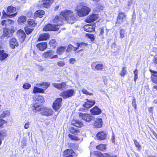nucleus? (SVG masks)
<instances>
[{
	"label": "nucleus",
	"mask_w": 157,
	"mask_h": 157,
	"mask_svg": "<svg viewBox=\"0 0 157 157\" xmlns=\"http://www.w3.org/2000/svg\"><path fill=\"white\" fill-rule=\"evenodd\" d=\"M60 17L63 19V22L64 19L70 24L74 23L76 20V16L74 12L71 10H65L62 11L60 13Z\"/></svg>",
	"instance_id": "1"
},
{
	"label": "nucleus",
	"mask_w": 157,
	"mask_h": 157,
	"mask_svg": "<svg viewBox=\"0 0 157 157\" xmlns=\"http://www.w3.org/2000/svg\"><path fill=\"white\" fill-rule=\"evenodd\" d=\"M63 18L60 17L56 16L53 21V23L55 24L52 25L49 24L46 25L43 29V30L45 31H57L59 28L58 26L63 24Z\"/></svg>",
	"instance_id": "2"
},
{
	"label": "nucleus",
	"mask_w": 157,
	"mask_h": 157,
	"mask_svg": "<svg viewBox=\"0 0 157 157\" xmlns=\"http://www.w3.org/2000/svg\"><path fill=\"white\" fill-rule=\"evenodd\" d=\"M75 10L79 17H83L87 15L91 10L90 9L86 6L85 3L81 2L78 3Z\"/></svg>",
	"instance_id": "3"
},
{
	"label": "nucleus",
	"mask_w": 157,
	"mask_h": 157,
	"mask_svg": "<svg viewBox=\"0 0 157 157\" xmlns=\"http://www.w3.org/2000/svg\"><path fill=\"white\" fill-rule=\"evenodd\" d=\"M75 93V91L73 89H70L61 92L60 96L63 98L66 99L73 96Z\"/></svg>",
	"instance_id": "4"
},
{
	"label": "nucleus",
	"mask_w": 157,
	"mask_h": 157,
	"mask_svg": "<svg viewBox=\"0 0 157 157\" xmlns=\"http://www.w3.org/2000/svg\"><path fill=\"white\" fill-rule=\"evenodd\" d=\"M54 52L52 50H50L43 53V56L46 58L56 59L57 58L58 56L55 55Z\"/></svg>",
	"instance_id": "5"
},
{
	"label": "nucleus",
	"mask_w": 157,
	"mask_h": 157,
	"mask_svg": "<svg viewBox=\"0 0 157 157\" xmlns=\"http://www.w3.org/2000/svg\"><path fill=\"white\" fill-rule=\"evenodd\" d=\"M62 98H57L53 105V108L56 111L59 109L61 106Z\"/></svg>",
	"instance_id": "6"
},
{
	"label": "nucleus",
	"mask_w": 157,
	"mask_h": 157,
	"mask_svg": "<svg viewBox=\"0 0 157 157\" xmlns=\"http://www.w3.org/2000/svg\"><path fill=\"white\" fill-rule=\"evenodd\" d=\"M51 0H42L39 1V5L41 8H48L52 3Z\"/></svg>",
	"instance_id": "7"
},
{
	"label": "nucleus",
	"mask_w": 157,
	"mask_h": 157,
	"mask_svg": "<svg viewBox=\"0 0 157 157\" xmlns=\"http://www.w3.org/2000/svg\"><path fill=\"white\" fill-rule=\"evenodd\" d=\"M126 15L124 13L120 12L119 13L116 24H122L126 20Z\"/></svg>",
	"instance_id": "8"
},
{
	"label": "nucleus",
	"mask_w": 157,
	"mask_h": 157,
	"mask_svg": "<svg viewBox=\"0 0 157 157\" xmlns=\"http://www.w3.org/2000/svg\"><path fill=\"white\" fill-rule=\"evenodd\" d=\"M33 99L36 104L44 103V100L43 97L40 95H35L33 97Z\"/></svg>",
	"instance_id": "9"
},
{
	"label": "nucleus",
	"mask_w": 157,
	"mask_h": 157,
	"mask_svg": "<svg viewBox=\"0 0 157 157\" xmlns=\"http://www.w3.org/2000/svg\"><path fill=\"white\" fill-rule=\"evenodd\" d=\"M53 111L51 109L47 108L44 107L42 110L41 114L46 116H50L53 114Z\"/></svg>",
	"instance_id": "10"
},
{
	"label": "nucleus",
	"mask_w": 157,
	"mask_h": 157,
	"mask_svg": "<svg viewBox=\"0 0 157 157\" xmlns=\"http://www.w3.org/2000/svg\"><path fill=\"white\" fill-rule=\"evenodd\" d=\"M52 85L55 87L60 90H63L66 86V83L64 82L60 83H53Z\"/></svg>",
	"instance_id": "11"
},
{
	"label": "nucleus",
	"mask_w": 157,
	"mask_h": 157,
	"mask_svg": "<svg viewBox=\"0 0 157 157\" xmlns=\"http://www.w3.org/2000/svg\"><path fill=\"white\" fill-rule=\"evenodd\" d=\"M95 25L94 24H87L85 25L83 27L84 30L87 32H91L94 30Z\"/></svg>",
	"instance_id": "12"
},
{
	"label": "nucleus",
	"mask_w": 157,
	"mask_h": 157,
	"mask_svg": "<svg viewBox=\"0 0 157 157\" xmlns=\"http://www.w3.org/2000/svg\"><path fill=\"white\" fill-rule=\"evenodd\" d=\"M17 34L20 41L21 42L23 41L26 36V35L24 31L21 29L18 30L17 32Z\"/></svg>",
	"instance_id": "13"
},
{
	"label": "nucleus",
	"mask_w": 157,
	"mask_h": 157,
	"mask_svg": "<svg viewBox=\"0 0 157 157\" xmlns=\"http://www.w3.org/2000/svg\"><path fill=\"white\" fill-rule=\"evenodd\" d=\"M14 30L12 29L10 30V29H8L5 28L3 30V36L4 37L8 38L12 36V33H14Z\"/></svg>",
	"instance_id": "14"
},
{
	"label": "nucleus",
	"mask_w": 157,
	"mask_h": 157,
	"mask_svg": "<svg viewBox=\"0 0 157 157\" xmlns=\"http://www.w3.org/2000/svg\"><path fill=\"white\" fill-rule=\"evenodd\" d=\"M107 134L104 131L98 132L97 134L96 137L98 140H105L107 136Z\"/></svg>",
	"instance_id": "15"
},
{
	"label": "nucleus",
	"mask_w": 157,
	"mask_h": 157,
	"mask_svg": "<svg viewBox=\"0 0 157 157\" xmlns=\"http://www.w3.org/2000/svg\"><path fill=\"white\" fill-rule=\"evenodd\" d=\"M91 67L93 69L95 68V70L98 71L101 70L104 67L102 64L97 63L96 62L93 63L91 65Z\"/></svg>",
	"instance_id": "16"
},
{
	"label": "nucleus",
	"mask_w": 157,
	"mask_h": 157,
	"mask_svg": "<svg viewBox=\"0 0 157 157\" xmlns=\"http://www.w3.org/2000/svg\"><path fill=\"white\" fill-rule=\"evenodd\" d=\"M79 116L84 121L87 122H89L91 121V118L90 116L88 114L82 113H79Z\"/></svg>",
	"instance_id": "17"
},
{
	"label": "nucleus",
	"mask_w": 157,
	"mask_h": 157,
	"mask_svg": "<svg viewBox=\"0 0 157 157\" xmlns=\"http://www.w3.org/2000/svg\"><path fill=\"white\" fill-rule=\"evenodd\" d=\"M10 47L12 48H14L15 47L18 45V43L16 39L14 37L11 38L9 41Z\"/></svg>",
	"instance_id": "18"
},
{
	"label": "nucleus",
	"mask_w": 157,
	"mask_h": 157,
	"mask_svg": "<svg viewBox=\"0 0 157 157\" xmlns=\"http://www.w3.org/2000/svg\"><path fill=\"white\" fill-rule=\"evenodd\" d=\"M86 101L83 104V106L86 108H90L95 104V101H90L87 99L86 100Z\"/></svg>",
	"instance_id": "19"
},
{
	"label": "nucleus",
	"mask_w": 157,
	"mask_h": 157,
	"mask_svg": "<svg viewBox=\"0 0 157 157\" xmlns=\"http://www.w3.org/2000/svg\"><path fill=\"white\" fill-rule=\"evenodd\" d=\"M98 17V15L93 14L88 16L85 20L88 22H91L96 20Z\"/></svg>",
	"instance_id": "20"
},
{
	"label": "nucleus",
	"mask_w": 157,
	"mask_h": 157,
	"mask_svg": "<svg viewBox=\"0 0 157 157\" xmlns=\"http://www.w3.org/2000/svg\"><path fill=\"white\" fill-rule=\"evenodd\" d=\"M102 125V119L98 118L96 119L94 124V127L95 128H101Z\"/></svg>",
	"instance_id": "21"
},
{
	"label": "nucleus",
	"mask_w": 157,
	"mask_h": 157,
	"mask_svg": "<svg viewBox=\"0 0 157 157\" xmlns=\"http://www.w3.org/2000/svg\"><path fill=\"white\" fill-rule=\"evenodd\" d=\"M74 154L73 150L67 149L63 152V157H72Z\"/></svg>",
	"instance_id": "22"
},
{
	"label": "nucleus",
	"mask_w": 157,
	"mask_h": 157,
	"mask_svg": "<svg viewBox=\"0 0 157 157\" xmlns=\"http://www.w3.org/2000/svg\"><path fill=\"white\" fill-rule=\"evenodd\" d=\"M91 114L93 115H98L101 113V110L98 107L95 106L90 110Z\"/></svg>",
	"instance_id": "23"
},
{
	"label": "nucleus",
	"mask_w": 157,
	"mask_h": 157,
	"mask_svg": "<svg viewBox=\"0 0 157 157\" xmlns=\"http://www.w3.org/2000/svg\"><path fill=\"white\" fill-rule=\"evenodd\" d=\"M36 47L40 50L43 51L47 47V44L46 42H43L37 44Z\"/></svg>",
	"instance_id": "24"
},
{
	"label": "nucleus",
	"mask_w": 157,
	"mask_h": 157,
	"mask_svg": "<svg viewBox=\"0 0 157 157\" xmlns=\"http://www.w3.org/2000/svg\"><path fill=\"white\" fill-rule=\"evenodd\" d=\"M71 123V124L78 127H81L83 126L82 123L78 120H73Z\"/></svg>",
	"instance_id": "25"
},
{
	"label": "nucleus",
	"mask_w": 157,
	"mask_h": 157,
	"mask_svg": "<svg viewBox=\"0 0 157 157\" xmlns=\"http://www.w3.org/2000/svg\"><path fill=\"white\" fill-rule=\"evenodd\" d=\"M98 156L100 157H117L116 155H113L112 154L108 153H104L102 154L100 152H98Z\"/></svg>",
	"instance_id": "26"
},
{
	"label": "nucleus",
	"mask_w": 157,
	"mask_h": 157,
	"mask_svg": "<svg viewBox=\"0 0 157 157\" xmlns=\"http://www.w3.org/2000/svg\"><path fill=\"white\" fill-rule=\"evenodd\" d=\"M66 47L65 46H60L57 48L56 53L59 55L62 54L66 51Z\"/></svg>",
	"instance_id": "27"
},
{
	"label": "nucleus",
	"mask_w": 157,
	"mask_h": 157,
	"mask_svg": "<svg viewBox=\"0 0 157 157\" xmlns=\"http://www.w3.org/2000/svg\"><path fill=\"white\" fill-rule=\"evenodd\" d=\"M49 37V35L47 33H43L40 35L38 40L39 41H43L47 40Z\"/></svg>",
	"instance_id": "28"
},
{
	"label": "nucleus",
	"mask_w": 157,
	"mask_h": 157,
	"mask_svg": "<svg viewBox=\"0 0 157 157\" xmlns=\"http://www.w3.org/2000/svg\"><path fill=\"white\" fill-rule=\"evenodd\" d=\"M14 21L10 19H7L3 20L2 21L1 24L2 25H5L7 26L13 24Z\"/></svg>",
	"instance_id": "29"
},
{
	"label": "nucleus",
	"mask_w": 157,
	"mask_h": 157,
	"mask_svg": "<svg viewBox=\"0 0 157 157\" xmlns=\"http://www.w3.org/2000/svg\"><path fill=\"white\" fill-rule=\"evenodd\" d=\"M36 85L43 88L44 90H45L49 86L50 83L48 82H44L36 84Z\"/></svg>",
	"instance_id": "30"
},
{
	"label": "nucleus",
	"mask_w": 157,
	"mask_h": 157,
	"mask_svg": "<svg viewBox=\"0 0 157 157\" xmlns=\"http://www.w3.org/2000/svg\"><path fill=\"white\" fill-rule=\"evenodd\" d=\"M10 111L8 110H6L3 111L0 114V117L1 118H4L10 115Z\"/></svg>",
	"instance_id": "31"
},
{
	"label": "nucleus",
	"mask_w": 157,
	"mask_h": 157,
	"mask_svg": "<svg viewBox=\"0 0 157 157\" xmlns=\"http://www.w3.org/2000/svg\"><path fill=\"white\" fill-rule=\"evenodd\" d=\"M8 56V54L5 52L3 50H0V60H3L5 59Z\"/></svg>",
	"instance_id": "32"
},
{
	"label": "nucleus",
	"mask_w": 157,
	"mask_h": 157,
	"mask_svg": "<svg viewBox=\"0 0 157 157\" xmlns=\"http://www.w3.org/2000/svg\"><path fill=\"white\" fill-rule=\"evenodd\" d=\"M44 12L42 10H39L36 11L35 13L34 17H41L44 14Z\"/></svg>",
	"instance_id": "33"
},
{
	"label": "nucleus",
	"mask_w": 157,
	"mask_h": 157,
	"mask_svg": "<svg viewBox=\"0 0 157 157\" xmlns=\"http://www.w3.org/2000/svg\"><path fill=\"white\" fill-rule=\"evenodd\" d=\"M26 21V17L24 16H21L18 19V23L21 25L25 24Z\"/></svg>",
	"instance_id": "34"
},
{
	"label": "nucleus",
	"mask_w": 157,
	"mask_h": 157,
	"mask_svg": "<svg viewBox=\"0 0 157 157\" xmlns=\"http://www.w3.org/2000/svg\"><path fill=\"white\" fill-rule=\"evenodd\" d=\"M34 109H35L34 110H35V112H40V113L41 114V112L42 111V110L43 109V108H44V107H42L41 106H40V105H37V104H35L34 105Z\"/></svg>",
	"instance_id": "35"
},
{
	"label": "nucleus",
	"mask_w": 157,
	"mask_h": 157,
	"mask_svg": "<svg viewBox=\"0 0 157 157\" xmlns=\"http://www.w3.org/2000/svg\"><path fill=\"white\" fill-rule=\"evenodd\" d=\"M44 89H43L40 88L36 86H35L33 90L34 93H44Z\"/></svg>",
	"instance_id": "36"
},
{
	"label": "nucleus",
	"mask_w": 157,
	"mask_h": 157,
	"mask_svg": "<svg viewBox=\"0 0 157 157\" xmlns=\"http://www.w3.org/2000/svg\"><path fill=\"white\" fill-rule=\"evenodd\" d=\"M69 131L71 133L75 135L77 134L80 132L79 131L78 129L73 127H71L70 128Z\"/></svg>",
	"instance_id": "37"
},
{
	"label": "nucleus",
	"mask_w": 157,
	"mask_h": 157,
	"mask_svg": "<svg viewBox=\"0 0 157 157\" xmlns=\"http://www.w3.org/2000/svg\"><path fill=\"white\" fill-rule=\"evenodd\" d=\"M2 14H3V16H2V17L3 18H5L6 17H14L17 14V13H13L11 14H9L7 13H6V12L4 10H3V11H2Z\"/></svg>",
	"instance_id": "38"
},
{
	"label": "nucleus",
	"mask_w": 157,
	"mask_h": 157,
	"mask_svg": "<svg viewBox=\"0 0 157 157\" xmlns=\"http://www.w3.org/2000/svg\"><path fill=\"white\" fill-rule=\"evenodd\" d=\"M16 11L15 8L11 6L9 7L7 9V13L8 14L14 13Z\"/></svg>",
	"instance_id": "39"
},
{
	"label": "nucleus",
	"mask_w": 157,
	"mask_h": 157,
	"mask_svg": "<svg viewBox=\"0 0 157 157\" xmlns=\"http://www.w3.org/2000/svg\"><path fill=\"white\" fill-rule=\"evenodd\" d=\"M127 73L126 67H122L121 71L120 73V75L121 77H124L126 74Z\"/></svg>",
	"instance_id": "40"
},
{
	"label": "nucleus",
	"mask_w": 157,
	"mask_h": 157,
	"mask_svg": "<svg viewBox=\"0 0 157 157\" xmlns=\"http://www.w3.org/2000/svg\"><path fill=\"white\" fill-rule=\"evenodd\" d=\"M27 23L28 25L32 27H34L36 25L33 19H30L28 21Z\"/></svg>",
	"instance_id": "41"
},
{
	"label": "nucleus",
	"mask_w": 157,
	"mask_h": 157,
	"mask_svg": "<svg viewBox=\"0 0 157 157\" xmlns=\"http://www.w3.org/2000/svg\"><path fill=\"white\" fill-rule=\"evenodd\" d=\"M96 148L100 151H103L106 149L105 145L103 144H100L97 146Z\"/></svg>",
	"instance_id": "42"
},
{
	"label": "nucleus",
	"mask_w": 157,
	"mask_h": 157,
	"mask_svg": "<svg viewBox=\"0 0 157 157\" xmlns=\"http://www.w3.org/2000/svg\"><path fill=\"white\" fill-rule=\"evenodd\" d=\"M33 29H30L28 27H26L25 28V30L27 34L29 35L33 31Z\"/></svg>",
	"instance_id": "43"
},
{
	"label": "nucleus",
	"mask_w": 157,
	"mask_h": 157,
	"mask_svg": "<svg viewBox=\"0 0 157 157\" xmlns=\"http://www.w3.org/2000/svg\"><path fill=\"white\" fill-rule=\"evenodd\" d=\"M120 38H124L126 35L125 30L122 29H121L120 30Z\"/></svg>",
	"instance_id": "44"
},
{
	"label": "nucleus",
	"mask_w": 157,
	"mask_h": 157,
	"mask_svg": "<svg viewBox=\"0 0 157 157\" xmlns=\"http://www.w3.org/2000/svg\"><path fill=\"white\" fill-rule=\"evenodd\" d=\"M68 136L69 138L72 140H79V139L78 137L71 134H69L68 135Z\"/></svg>",
	"instance_id": "45"
},
{
	"label": "nucleus",
	"mask_w": 157,
	"mask_h": 157,
	"mask_svg": "<svg viewBox=\"0 0 157 157\" xmlns=\"http://www.w3.org/2000/svg\"><path fill=\"white\" fill-rule=\"evenodd\" d=\"M77 46V47L74 48V51H75L77 49H78L79 48H82V47H84L85 46L84 44L83 43H81V44L78 43L76 44Z\"/></svg>",
	"instance_id": "46"
},
{
	"label": "nucleus",
	"mask_w": 157,
	"mask_h": 157,
	"mask_svg": "<svg viewBox=\"0 0 157 157\" xmlns=\"http://www.w3.org/2000/svg\"><path fill=\"white\" fill-rule=\"evenodd\" d=\"M31 87V85L28 83H24L23 86V88L26 89H29Z\"/></svg>",
	"instance_id": "47"
},
{
	"label": "nucleus",
	"mask_w": 157,
	"mask_h": 157,
	"mask_svg": "<svg viewBox=\"0 0 157 157\" xmlns=\"http://www.w3.org/2000/svg\"><path fill=\"white\" fill-rule=\"evenodd\" d=\"M49 44L51 46L54 47L56 46V41L55 39H52L49 42Z\"/></svg>",
	"instance_id": "48"
},
{
	"label": "nucleus",
	"mask_w": 157,
	"mask_h": 157,
	"mask_svg": "<svg viewBox=\"0 0 157 157\" xmlns=\"http://www.w3.org/2000/svg\"><path fill=\"white\" fill-rule=\"evenodd\" d=\"M134 80L135 82H136V80L138 79V72L137 69H136L135 71H134Z\"/></svg>",
	"instance_id": "49"
},
{
	"label": "nucleus",
	"mask_w": 157,
	"mask_h": 157,
	"mask_svg": "<svg viewBox=\"0 0 157 157\" xmlns=\"http://www.w3.org/2000/svg\"><path fill=\"white\" fill-rule=\"evenodd\" d=\"M57 65L59 67H63L65 65V63L64 61H61L57 63Z\"/></svg>",
	"instance_id": "50"
},
{
	"label": "nucleus",
	"mask_w": 157,
	"mask_h": 157,
	"mask_svg": "<svg viewBox=\"0 0 157 157\" xmlns=\"http://www.w3.org/2000/svg\"><path fill=\"white\" fill-rule=\"evenodd\" d=\"M82 93L88 95H93L92 93H90L89 92H88L85 89H83L82 90Z\"/></svg>",
	"instance_id": "51"
},
{
	"label": "nucleus",
	"mask_w": 157,
	"mask_h": 157,
	"mask_svg": "<svg viewBox=\"0 0 157 157\" xmlns=\"http://www.w3.org/2000/svg\"><path fill=\"white\" fill-rule=\"evenodd\" d=\"M30 125V123L29 122L27 121L26 122L24 125V128L25 129H27L29 127Z\"/></svg>",
	"instance_id": "52"
},
{
	"label": "nucleus",
	"mask_w": 157,
	"mask_h": 157,
	"mask_svg": "<svg viewBox=\"0 0 157 157\" xmlns=\"http://www.w3.org/2000/svg\"><path fill=\"white\" fill-rule=\"evenodd\" d=\"M74 48H74L72 46L70 45L68 46L67 49L66 50V51L67 52H69L71 50H74L75 49Z\"/></svg>",
	"instance_id": "53"
},
{
	"label": "nucleus",
	"mask_w": 157,
	"mask_h": 157,
	"mask_svg": "<svg viewBox=\"0 0 157 157\" xmlns=\"http://www.w3.org/2000/svg\"><path fill=\"white\" fill-rule=\"evenodd\" d=\"M136 99L134 98H133L132 102V105L134 106L135 109H136Z\"/></svg>",
	"instance_id": "54"
},
{
	"label": "nucleus",
	"mask_w": 157,
	"mask_h": 157,
	"mask_svg": "<svg viewBox=\"0 0 157 157\" xmlns=\"http://www.w3.org/2000/svg\"><path fill=\"white\" fill-rule=\"evenodd\" d=\"M134 142L136 146L138 148L140 149L141 146L139 143L136 140H134Z\"/></svg>",
	"instance_id": "55"
},
{
	"label": "nucleus",
	"mask_w": 157,
	"mask_h": 157,
	"mask_svg": "<svg viewBox=\"0 0 157 157\" xmlns=\"http://www.w3.org/2000/svg\"><path fill=\"white\" fill-rule=\"evenodd\" d=\"M6 122L4 120L0 119V127L4 124L6 123Z\"/></svg>",
	"instance_id": "56"
},
{
	"label": "nucleus",
	"mask_w": 157,
	"mask_h": 157,
	"mask_svg": "<svg viewBox=\"0 0 157 157\" xmlns=\"http://www.w3.org/2000/svg\"><path fill=\"white\" fill-rule=\"evenodd\" d=\"M75 62V59L73 58L70 59V63L71 64H73Z\"/></svg>",
	"instance_id": "57"
},
{
	"label": "nucleus",
	"mask_w": 157,
	"mask_h": 157,
	"mask_svg": "<svg viewBox=\"0 0 157 157\" xmlns=\"http://www.w3.org/2000/svg\"><path fill=\"white\" fill-rule=\"evenodd\" d=\"M153 81L154 82L157 83V75L156 76H154L153 78Z\"/></svg>",
	"instance_id": "58"
},
{
	"label": "nucleus",
	"mask_w": 157,
	"mask_h": 157,
	"mask_svg": "<svg viewBox=\"0 0 157 157\" xmlns=\"http://www.w3.org/2000/svg\"><path fill=\"white\" fill-rule=\"evenodd\" d=\"M88 35H89V38L91 39H93L94 40V36L92 35H91V34H88Z\"/></svg>",
	"instance_id": "59"
},
{
	"label": "nucleus",
	"mask_w": 157,
	"mask_h": 157,
	"mask_svg": "<svg viewBox=\"0 0 157 157\" xmlns=\"http://www.w3.org/2000/svg\"><path fill=\"white\" fill-rule=\"evenodd\" d=\"M100 29V35H102L104 33V30L103 28H101Z\"/></svg>",
	"instance_id": "60"
},
{
	"label": "nucleus",
	"mask_w": 157,
	"mask_h": 157,
	"mask_svg": "<svg viewBox=\"0 0 157 157\" xmlns=\"http://www.w3.org/2000/svg\"><path fill=\"white\" fill-rule=\"evenodd\" d=\"M148 111L149 113H153V107L150 108L148 109Z\"/></svg>",
	"instance_id": "61"
},
{
	"label": "nucleus",
	"mask_w": 157,
	"mask_h": 157,
	"mask_svg": "<svg viewBox=\"0 0 157 157\" xmlns=\"http://www.w3.org/2000/svg\"><path fill=\"white\" fill-rule=\"evenodd\" d=\"M115 139V136H114V135H113V137H112V140L113 142H114Z\"/></svg>",
	"instance_id": "62"
},
{
	"label": "nucleus",
	"mask_w": 157,
	"mask_h": 157,
	"mask_svg": "<svg viewBox=\"0 0 157 157\" xmlns=\"http://www.w3.org/2000/svg\"><path fill=\"white\" fill-rule=\"evenodd\" d=\"M154 62L155 63H157V57L155 58Z\"/></svg>",
	"instance_id": "63"
},
{
	"label": "nucleus",
	"mask_w": 157,
	"mask_h": 157,
	"mask_svg": "<svg viewBox=\"0 0 157 157\" xmlns=\"http://www.w3.org/2000/svg\"><path fill=\"white\" fill-rule=\"evenodd\" d=\"M59 6H56L55 7V9L56 10H58L59 8Z\"/></svg>",
	"instance_id": "64"
}]
</instances>
